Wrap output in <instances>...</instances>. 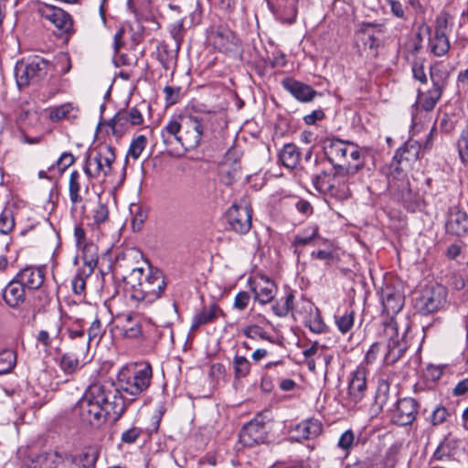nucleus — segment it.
I'll return each mask as SVG.
<instances>
[{"label":"nucleus","instance_id":"obj_29","mask_svg":"<svg viewBox=\"0 0 468 468\" xmlns=\"http://www.w3.org/2000/svg\"><path fill=\"white\" fill-rule=\"evenodd\" d=\"M420 145L415 141H409L399 147L396 154V160L404 163L409 168L420 158Z\"/></svg>","mask_w":468,"mask_h":468},{"label":"nucleus","instance_id":"obj_58","mask_svg":"<svg viewBox=\"0 0 468 468\" xmlns=\"http://www.w3.org/2000/svg\"><path fill=\"white\" fill-rule=\"evenodd\" d=\"M131 212L135 214V216L133 217V218L132 220L133 229L135 231L140 230L142 224L144 221L145 215L142 212V210L139 207H135L134 210L133 208H131Z\"/></svg>","mask_w":468,"mask_h":468},{"label":"nucleus","instance_id":"obj_46","mask_svg":"<svg viewBox=\"0 0 468 468\" xmlns=\"http://www.w3.org/2000/svg\"><path fill=\"white\" fill-rule=\"evenodd\" d=\"M354 311H347L341 315H335V324L343 334L347 333L354 325Z\"/></svg>","mask_w":468,"mask_h":468},{"label":"nucleus","instance_id":"obj_17","mask_svg":"<svg viewBox=\"0 0 468 468\" xmlns=\"http://www.w3.org/2000/svg\"><path fill=\"white\" fill-rule=\"evenodd\" d=\"M251 291L254 293L255 301L261 304L271 303L276 294L277 287L275 283L264 275L256 277L251 282Z\"/></svg>","mask_w":468,"mask_h":468},{"label":"nucleus","instance_id":"obj_16","mask_svg":"<svg viewBox=\"0 0 468 468\" xmlns=\"http://www.w3.org/2000/svg\"><path fill=\"white\" fill-rule=\"evenodd\" d=\"M418 402L412 398H403L397 402L392 415L393 421L400 426L411 424L418 414Z\"/></svg>","mask_w":468,"mask_h":468},{"label":"nucleus","instance_id":"obj_37","mask_svg":"<svg viewBox=\"0 0 468 468\" xmlns=\"http://www.w3.org/2000/svg\"><path fill=\"white\" fill-rule=\"evenodd\" d=\"M429 47L435 56L445 55L450 49V41L447 35L433 34L429 38Z\"/></svg>","mask_w":468,"mask_h":468},{"label":"nucleus","instance_id":"obj_60","mask_svg":"<svg viewBox=\"0 0 468 468\" xmlns=\"http://www.w3.org/2000/svg\"><path fill=\"white\" fill-rule=\"evenodd\" d=\"M399 160H396V156L394 155L392 163H391V176L394 178L396 177H403L404 176V171L407 170L409 167L406 166L404 163H399Z\"/></svg>","mask_w":468,"mask_h":468},{"label":"nucleus","instance_id":"obj_6","mask_svg":"<svg viewBox=\"0 0 468 468\" xmlns=\"http://www.w3.org/2000/svg\"><path fill=\"white\" fill-rule=\"evenodd\" d=\"M216 119V114L211 112L184 115L180 145L186 150L197 147L202 138L214 129Z\"/></svg>","mask_w":468,"mask_h":468},{"label":"nucleus","instance_id":"obj_63","mask_svg":"<svg viewBox=\"0 0 468 468\" xmlns=\"http://www.w3.org/2000/svg\"><path fill=\"white\" fill-rule=\"evenodd\" d=\"M379 350L380 347L378 343H374L371 345L365 356V361L367 364H372L376 360Z\"/></svg>","mask_w":468,"mask_h":468},{"label":"nucleus","instance_id":"obj_7","mask_svg":"<svg viewBox=\"0 0 468 468\" xmlns=\"http://www.w3.org/2000/svg\"><path fill=\"white\" fill-rule=\"evenodd\" d=\"M48 66V60L37 56L17 61L15 67V77L18 88L37 85L47 75Z\"/></svg>","mask_w":468,"mask_h":468},{"label":"nucleus","instance_id":"obj_27","mask_svg":"<svg viewBox=\"0 0 468 468\" xmlns=\"http://www.w3.org/2000/svg\"><path fill=\"white\" fill-rule=\"evenodd\" d=\"M184 115H176L170 118L162 128L161 136L165 144H172L173 139L180 144V137L183 132Z\"/></svg>","mask_w":468,"mask_h":468},{"label":"nucleus","instance_id":"obj_55","mask_svg":"<svg viewBox=\"0 0 468 468\" xmlns=\"http://www.w3.org/2000/svg\"><path fill=\"white\" fill-rule=\"evenodd\" d=\"M109 217L108 207L104 204L99 203L94 209L93 218L97 224L105 222Z\"/></svg>","mask_w":468,"mask_h":468},{"label":"nucleus","instance_id":"obj_50","mask_svg":"<svg viewBox=\"0 0 468 468\" xmlns=\"http://www.w3.org/2000/svg\"><path fill=\"white\" fill-rule=\"evenodd\" d=\"M290 93L301 102H310L315 97L322 96V93L314 90H289Z\"/></svg>","mask_w":468,"mask_h":468},{"label":"nucleus","instance_id":"obj_19","mask_svg":"<svg viewBox=\"0 0 468 468\" xmlns=\"http://www.w3.org/2000/svg\"><path fill=\"white\" fill-rule=\"evenodd\" d=\"M447 292L443 286L437 285L426 291L421 299V311L431 314L440 310L446 302Z\"/></svg>","mask_w":468,"mask_h":468},{"label":"nucleus","instance_id":"obj_53","mask_svg":"<svg viewBox=\"0 0 468 468\" xmlns=\"http://www.w3.org/2000/svg\"><path fill=\"white\" fill-rule=\"evenodd\" d=\"M103 335V329H102V325H101V323L100 322L99 319H95L89 330H88V340H89V344L92 341V340H97V342L100 341L101 337Z\"/></svg>","mask_w":468,"mask_h":468},{"label":"nucleus","instance_id":"obj_12","mask_svg":"<svg viewBox=\"0 0 468 468\" xmlns=\"http://www.w3.org/2000/svg\"><path fill=\"white\" fill-rule=\"evenodd\" d=\"M251 217V208L246 204H233L227 212L230 229L239 234H245L250 229Z\"/></svg>","mask_w":468,"mask_h":468},{"label":"nucleus","instance_id":"obj_59","mask_svg":"<svg viewBox=\"0 0 468 468\" xmlns=\"http://www.w3.org/2000/svg\"><path fill=\"white\" fill-rule=\"evenodd\" d=\"M242 333L249 338L255 339L257 337L264 338V331L258 325H249L243 328Z\"/></svg>","mask_w":468,"mask_h":468},{"label":"nucleus","instance_id":"obj_47","mask_svg":"<svg viewBox=\"0 0 468 468\" xmlns=\"http://www.w3.org/2000/svg\"><path fill=\"white\" fill-rule=\"evenodd\" d=\"M15 227L13 212L9 208H5L0 214V233L8 234Z\"/></svg>","mask_w":468,"mask_h":468},{"label":"nucleus","instance_id":"obj_5","mask_svg":"<svg viewBox=\"0 0 468 468\" xmlns=\"http://www.w3.org/2000/svg\"><path fill=\"white\" fill-rule=\"evenodd\" d=\"M324 154L335 169L343 171H367L357 145L340 139H327L324 143Z\"/></svg>","mask_w":468,"mask_h":468},{"label":"nucleus","instance_id":"obj_41","mask_svg":"<svg viewBox=\"0 0 468 468\" xmlns=\"http://www.w3.org/2000/svg\"><path fill=\"white\" fill-rule=\"evenodd\" d=\"M454 443V440H452L450 438L444 439L434 452L431 463L432 464L435 461L448 460L452 454V446Z\"/></svg>","mask_w":468,"mask_h":468},{"label":"nucleus","instance_id":"obj_22","mask_svg":"<svg viewBox=\"0 0 468 468\" xmlns=\"http://www.w3.org/2000/svg\"><path fill=\"white\" fill-rule=\"evenodd\" d=\"M381 301L384 311L390 316L397 314L404 305V296L390 285L382 288Z\"/></svg>","mask_w":468,"mask_h":468},{"label":"nucleus","instance_id":"obj_33","mask_svg":"<svg viewBox=\"0 0 468 468\" xmlns=\"http://www.w3.org/2000/svg\"><path fill=\"white\" fill-rule=\"evenodd\" d=\"M161 43L158 46L157 57L159 61L168 69L176 62L179 44L176 41L172 44L164 43V41Z\"/></svg>","mask_w":468,"mask_h":468},{"label":"nucleus","instance_id":"obj_3","mask_svg":"<svg viewBox=\"0 0 468 468\" xmlns=\"http://www.w3.org/2000/svg\"><path fill=\"white\" fill-rule=\"evenodd\" d=\"M333 175L323 172L314 176L313 185L315 189L324 194L339 200L347 199L351 196L350 186L356 181L363 182L366 176H369L370 170L367 171H343L342 169H335Z\"/></svg>","mask_w":468,"mask_h":468},{"label":"nucleus","instance_id":"obj_28","mask_svg":"<svg viewBox=\"0 0 468 468\" xmlns=\"http://www.w3.org/2000/svg\"><path fill=\"white\" fill-rule=\"evenodd\" d=\"M62 330V323L59 320L50 324L46 329H42L37 335V344L41 345L45 349L51 347L54 342H60Z\"/></svg>","mask_w":468,"mask_h":468},{"label":"nucleus","instance_id":"obj_39","mask_svg":"<svg viewBox=\"0 0 468 468\" xmlns=\"http://www.w3.org/2000/svg\"><path fill=\"white\" fill-rule=\"evenodd\" d=\"M294 295L292 292L287 293L272 304L271 309L275 315L285 317L293 307Z\"/></svg>","mask_w":468,"mask_h":468},{"label":"nucleus","instance_id":"obj_11","mask_svg":"<svg viewBox=\"0 0 468 468\" xmlns=\"http://www.w3.org/2000/svg\"><path fill=\"white\" fill-rule=\"evenodd\" d=\"M37 14L46 21H48L59 34H69L72 31L73 20L69 14L63 9L52 5L40 4Z\"/></svg>","mask_w":468,"mask_h":468},{"label":"nucleus","instance_id":"obj_15","mask_svg":"<svg viewBox=\"0 0 468 468\" xmlns=\"http://www.w3.org/2000/svg\"><path fill=\"white\" fill-rule=\"evenodd\" d=\"M267 436V431L264 423L258 420H250L239 432V441L246 447L264 442Z\"/></svg>","mask_w":468,"mask_h":468},{"label":"nucleus","instance_id":"obj_1","mask_svg":"<svg viewBox=\"0 0 468 468\" xmlns=\"http://www.w3.org/2000/svg\"><path fill=\"white\" fill-rule=\"evenodd\" d=\"M113 385L93 383L78 401L75 411L80 420L93 428H100L107 421H117L126 410V403L116 396Z\"/></svg>","mask_w":468,"mask_h":468},{"label":"nucleus","instance_id":"obj_18","mask_svg":"<svg viewBox=\"0 0 468 468\" xmlns=\"http://www.w3.org/2000/svg\"><path fill=\"white\" fill-rule=\"evenodd\" d=\"M367 391V370L363 366H359L352 373V378L348 384V399L356 404L365 397Z\"/></svg>","mask_w":468,"mask_h":468},{"label":"nucleus","instance_id":"obj_57","mask_svg":"<svg viewBox=\"0 0 468 468\" xmlns=\"http://www.w3.org/2000/svg\"><path fill=\"white\" fill-rule=\"evenodd\" d=\"M75 161V158L70 153H63L58 159L56 165L60 172L65 171Z\"/></svg>","mask_w":468,"mask_h":468},{"label":"nucleus","instance_id":"obj_43","mask_svg":"<svg viewBox=\"0 0 468 468\" xmlns=\"http://www.w3.org/2000/svg\"><path fill=\"white\" fill-rule=\"evenodd\" d=\"M373 27L374 26L371 23L364 24L361 34L363 36L362 40L365 47H367L372 51L373 55H376V49L379 45V39L370 33L369 29Z\"/></svg>","mask_w":468,"mask_h":468},{"label":"nucleus","instance_id":"obj_31","mask_svg":"<svg viewBox=\"0 0 468 468\" xmlns=\"http://www.w3.org/2000/svg\"><path fill=\"white\" fill-rule=\"evenodd\" d=\"M441 97V90H419L416 109L421 108L426 112L431 111L440 98Z\"/></svg>","mask_w":468,"mask_h":468},{"label":"nucleus","instance_id":"obj_2","mask_svg":"<svg viewBox=\"0 0 468 468\" xmlns=\"http://www.w3.org/2000/svg\"><path fill=\"white\" fill-rule=\"evenodd\" d=\"M131 291V298L137 302L151 303L160 298L165 288V277L157 269L135 267L124 278Z\"/></svg>","mask_w":468,"mask_h":468},{"label":"nucleus","instance_id":"obj_42","mask_svg":"<svg viewBox=\"0 0 468 468\" xmlns=\"http://www.w3.org/2000/svg\"><path fill=\"white\" fill-rule=\"evenodd\" d=\"M233 367L236 378H243L247 377L250 371V362L243 356H234Z\"/></svg>","mask_w":468,"mask_h":468},{"label":"nucleus","instance_id":"obj_64","mask_svg":"<svg viewBox=\"0 0 468 468\" xmlns=\"http://www.w3.org/2000/svg\"><path fill=\"white\" fill-rule=\"evenodd\" d=\"M466 392H468V378L459 381L452 390L454 396H462Z\"/></svg>","mask_w":468,"mask_h":468},{"label":"nucleus","instance_id":"obj_54","mask_svg":"<svg viewBox=\"0 0 468 468\" xmlns=\"http://www.w3.org/2000/svg\"><path fill=\"white\" fill-rule=\"evenodd\" d=\"M142 433L138 427H131L122 433L121 440L123 443L132 444L136 441Z\"/></svg>","mask_w":468,"mask_h":468},{"label":"nucleus","instance_id":"obj_14","mask_svg":"<svg viewBox=\"0 0 468 468\" xmlns=\"http://www.w3.org/2000/svg\"><path fill=\"white\" fill-rule=\"evenodd\" d=\"M445 229L448 234L462 237L468 234V215L457 206L451 207L446 214Z\"/></svg>","mask_w":468,"mask_h":468},{"label":"nucleus","instance_id":"obj_20","mask_svg":"<svg viewBox=\"0 0 468 468\" xmlns=\"http://www.w3.org/2000/svg\"><path fill=\"white\" fill-rule=\"evenodd\" d=\"M144 319L136 314H126L120 318L121 335L125 338H138L143 335Z\"/></svg>","mask_w":468,"mask_h":468},{"label":"nucleus","instance_id":"obj_56","mask_svg":"<svg viewBox=\"0 0 468 468\" xmlns=\"http://www.w3.org/2000/svg\"><path fill=\"white\" fill-rule=\"evenodd\" d=\"M250 301V295L248 292H239L236 294L233 307L239 311L244 310Z\"/></svg>","mask_w":468,"mask_h":468},{"label":"nucleus","instance_id":"obj_23","mask_svg":"<svg viewBox=\"0 0 468 468\" xmlns=\"http://www.w3.org/2000/svg\"><path fill=\"white\" fill-rule=\"evenodd\" d=\"M3 299L11 308H17L26 301V289L14 277L4 288Z\"/></svg>","mask_w":468,"mask_h":468},{"label":"nucleus","instance_id":"obj_52","mask_svg":"<svg viewBox=\"0 0 468 468\" xmlns=\"http://www.w3.org/2000/svg\"><path fill=\"white\" fill-rule=\"evenodd\" d=\"M450 16L447 13L440 14L435 20L434 34L447 35Z\"/></svg>","mask_w":468,"mask_h":468},{"label":"nucleus","instance_id":"obj_36","mask_svg":"<svg viewBox=\"0 0 468 468\" xmlns=\"http://www.w3.org/2000/svg\"><path fill=\"white\" fill-rule=\"evenodd\" d=\"M318 227L310 226L305 228L303 232L297 234L294 237L292 245L297 249L300 246H305L308 244L316 245V239H318Z\"/></svg>","mask_w":468,"mask_h":468},{"label":"nucleus","instance_id":"obj_30","mask_svg":"<svg viewBox=\"0 0 468 468\" xmlns=\"http://www.w3.org/2000/svg\"><path fill=\"white\" fill-rule=\"evenodd\" d=\"M48 112V118L52 122H59L62 120L71 121L78 118L80 109L69 102L59 106L51 107Z\"/></svg>","mask_w":468,"mask_h":468},{"label":"nucleus","instance_id":"obj_49","mask_svg":"<svg viewBox=\"0 0 468 468\" xmlns=\"http://www.w3.org/2000/svg\"><path fill=\"white\" fill-rule=\"evenodd\" d=\"M147 144L144 135H139L132 141L128 154L133 159H138Z\"/></svg>","mask_w":468,"mask_h":468},{"label":"nucleus","instance_id":"obj_32","mask_svg":"<svg viewBox=\"0 0 468 468\" xmlns=\"http://www.w3.org/2000/svg\"><path fill=\"white\" fill-rule=\"evenodd\" d=\"M389 399V383L386 379H380L378 383L375 400L371 407L374 415L379 414Z\"/></svg>","mask_w":468,"mask_h":468},{"label":"nucleus","instance_id":"obj_26","mask_svg":"<svg viewBox=\"0 0 468 468\" xmlns=\"http://www.w3.org/2000/svg\"><path fill=\"white\" fill-rule=\"evenodd\" d=\"M293 431L296 432L295 439L310 440L318 437L323 431L322 422L314 418H310L296 424Z\"/></svg>","mask_w":468,"mask_h":468},{"label":"nucleus","instance_id":"obj_9","mask_svg":"<svg viewBox=\"0 0 468 468\" xmlns=\"http://www.w3.org/2000/svg\"><path fill=\"white\" fill-rule=\"evenodd\" d=\"M114 160L113 149L110 146H102L94 154L87 157L84 172L90 178L104 179L112 173V165Z\"/></svg>","mask_w":468,"mask_h":468},{"label":"nucleus","instance_id":"obj_13","mask_svg":"<svg viewBox=\"0 0 468 468\" xmlns=\"http://www.w3.org/2000/svg\"><path fill=\"white\" fill-rule=\"evenodd\" d=\"M208 40L215 48L222 52H231L237 49L239 38L233 31L226 26H218L211 30Z\"/></svg>","mask_w":468,"mask_h":468},{"label":"nucleus","instance_id":"obj_51","mask_svg":"<svg viewBox=\"0 0 468 468\" xmlns=\"http://www.w3.org/2000/svg\"><path fill=\"white\" fill-rule=\"evenodd\" d=\"M449 416L448 410L443 406H436L430 417V422L433 426L442 424Z\"/></svg>","mask_w":468,"mask_h":468},{"label":"nucleus","instance_id":"obj_25","mask_svg":"<svg viewBox=\"0 0 468 468\" xmlns=\"http://www.w3.org/2000/svg\"><path fill=\"white\" fill-rule=\"evenodd\" d=\"M220 316H224V312L216 303H210L193 316L191 330L195 331L201 325L213 323Z\"/></svg>","mask_w":468,"mask_h":468},{"label":"nucleus","instance_id":"obj_61","mask_svg":"<svg viewBox=\"0 0 468 468\" xmlns=\"http://www.w3.org/2000/svg\"><path fill=\"white\" fill-rule=\"evenodd\" d=\"M72 290L76 294H81L86 286L85 279L82 274L78 273L71 281Z\"/></svg>","mask_w":468,"mask_h":468},{"label":"nucleus","instance_id":"obj_38","mask_svg":"<svg viewBox=\"0 0 468 468\" xmlns=\"http://www.w3.org/2000/svg\"><path fill=\"white\" fill-rule=\"evenodd\" d=\"M80 181V174L77 170L72 171L69 176V199L73 204H78L82 201V197L80 193L81 188Z\"/></svg>","mask_w":468,"mask_h":468},{"label":"nucleus","instance_id":"obj_44","mask_svg":"<svg viewBox=\"0 0 468 468\" xmlns=\"http://www.w3.org/2000/svg\"><path fill=\"white\" fill-rule=\"evenodd\" d=\"M355 445V433L352 430H346L344 431L337 442V447L345 452V458H346Z\"/></svg>","mask_w":468,"mask_h":468},{"label":"nucleus","instance_id":"obj_24","mask_svg":"<svg viewBox=\"0 0 468 468\" xmlns=\"http://www.w3.org/2000/svg\"><path fill=\"white\" fill-rule=\"evenodd\" d=\"M15 278L27 290H37L42 286L45 273L40 268L26 267Z\"/></svg>","mask_w":468,"mask_h":468},{"label":"nucleus","instance_id":"obj_35","mask_svg":"<svg viewBox=\"0 0 468 468\" xmlns=\"http://www.w3.org/2000/svg\"><path fill=\"white\" fill-rule=\"evenodd\" d=\"M279 157L284 166L294 168L300 162L301 154L295 144H287L282 149Z\"/></svg>","mask_w":468,"mask_h":468},{"label":"nucleus","instance_id":"obj_8","mask_svg":"<svg viewBox=\"0 0 468 468\" xmlns=\"http://www.w3.org/2000/svg\"><path fill=\"white\" fill-rule=\"evenodd\" d=\"M16 454L23 468H65L63 457L56 452H35L29 446H21Z\"/></svg>","mask_w":468,"mask_h":468},{"label":"nucleus","instance_id":"obj_10","mask_svg":"<svg viewBox=\"0 0 468 468\" xmlns=\"http://www.w3.org/2000/svg\"><path fill=\"white\" fill-rule=\"evenodd\" d=\"M383 337L387 340L388 351L385 355L387 364H393L398 361L407 349V343L404 341V333H399L398 323L394 318L384 324Z\"/></svg>","mask_w":468,"mask_h":468},{"label":"nucleus","instance_id":"obj_21","mask_svg":"<svg viewBox=\"0 0 468 468\" xmlns=\"http://www.w3.org/2000/svg\"><path fill=\"white\" fill-rule=\"evenodd\" d=\"M127 122L132 125H140L144 122V117L141 112L136 108H132L128 112H119L111 120L110 126L112 133L119 135L124 130Z\"/></svg>","mask_w":468,"mask_h":468},{"label":"nucleus","instance_id":"obj_45","mask_svg":"<svg viewBox=\"0 0 468 468\" xmlns=\"http://www.w3.org/2000/svg\"><path fill=\"white\" fill-rule=\"evenodd\" d=\"M457 150L463 163H468V122L457 140Z\"/></svg>","mask_w":468,"mask_h":468},{"label":"nucleus","instance_id":"obj_4","mask_svg":"<svg viewBox=\"0 0 468 468\" xmlns=\"http://www.w3.org/2000/svg\"><path fill=\"white\" fill-rule=\"evenodd\" d=\"M152 377V367L148 363L122 369L118 375L117 386H113L116 396L122 398L126 405L134 401L149 388Z\"/></svg>","mask_w":468,"mask_h":468},{"label":"nucleus","instance_id":"obj_34","mask_svg":"<svg viewBox=\"0 0 468 468\" xmlns=\"http://www.w3.org/2000/svg\"><path fill=\"white\" fill-rule=\"evenodd\" d=\"M88 354H80L76 352H67L61 356L59 367L65 374L74 373L80 367V360L86 358Z\"/></svg>","mask_w":468,"mask_h":468},{"label":"nucleus","instance_id":"obj_40","mask_svg":"<svg viewBox=\"0 0 468 468\" xmlns=\"http://www.w3.org/2000/svg\"><path fill=\"white\" fill-rule=\"evenodd\" d=\"M16 364V352L13 349L0 348V375L10 372Z\"/></svg>","mask_w":468,"mask_h":468},{"label":"nucleus","instance_id":"obj_62","mask_svg":"<svg viewBox=\"0 0 468 468\" xmlns=\"http://www.w3.org/2000/svg\"><path fill=\"white\" fill-rule=\"evenodd\" d=\"M324 118V113L322 110H314L310 114L303 117V121L307 125H313L317 121H321Z\"/></svg>","mask_w":468,"mask_h":468},{"label":"nucleus","instance_id":"obj_48","mask_svg":"<svg viewBox=\"0 0 468 468\" xmlns=\"http://www.w3.org/2000/svg\"><path fill=\"white\" fill-rule=\"evenodd\" d=\"M69 336L71 340H80V346L76 348L80 354H88L90 350L89 340L85 336L83 330H69Z\"/></svg>","mask_w":468,"mask_h":468}]
</instances>
